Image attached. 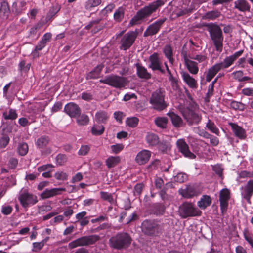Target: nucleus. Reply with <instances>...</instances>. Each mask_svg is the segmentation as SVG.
Instances as JSON below:
<instances>
[{
    "label": "nucleus",
    "instance_id": "obj_38",
    "mask_svg": "<svg viewBox=\"0 0 253 253\" xmlns=\"http://www.w3.org/2000/svg\"><path fill=\"white\" fill-rule=\"evenodd\" d=\"M3 116L4 118L6 120H15L18 117L16 110L13 109H9L8 110L5 111L3 113Z\"/></svg>",
    "mask_w": 253,
    "mask_h": 253
},
{
    "label": "nucleus",
    "instance_id": "obj_3",
    "mask_svg": "<svg viewBox=\"0 0 253 253\" xmlns=\"http://www.w3.org/2000/svg\"><path fill=\"white\" fill-rule=\"evenodd\" d=\"M207 27L216 50L221 52L222 51L224 39L221 28L214 23H210L207 25Z\"/></svg>",
    "mask_w": 253,
    "mask_h": 253
},
{
    "label": "nucleus",
    "instance_id": "obj_32",
    "mask_svg": "<svg viewBox=\"0 0 253 253\" xmlns=\"http://www.w3.org/2000/svg\"><path fill=\"white\" fill-rule=\"evenodd\" d=\"M109 118L108 113L104 111L97 112L95 115V120L99 123H105Z\"/></svg>",
    "mask_w": 253,
    "mask_h": 253
},
{
    "label": "nucleus",
    "instance_id": "obj_39",
    "mask_svg": "<svg viewBox=\"0 0 253 253\" xmlns=\"http://www.w3.org/2000/svg\"><path fill=\"white\" fill-rule=\"evenodd\" d=\"M53 168L54 166L53 165L47 164L39 167L38 168V170L40 173L42 172V174H49L53 172Z\"/></svg>",
    "mask_w": 253,
    "mask_h": 253
},
{
    "label": "nucleus",
    "instance_id": "obj_28",
    "mask_svg": "<svg viewBox=\"0 0 253 253\" xmlns=\"http://www.w3.org/2000/svg\"><path fill=\"white\" fill-rule=\"evenodd\" d=\"M179 194L186 198H190L196 195L195 188L192 186H187L184 189L179 190Z\"/></svg>",
    "mask_w": 253,
    "mask_h": 253
},
{
    "label": "nucleus",
    "instance_id": "obj_49",
    "mask_svg": "<svg viewBox=\"0 0 253 253\" xmlns=\"http://www.w3.org/2000/svg\"><path fill=\"white\" fill-rule=\"evenodd\" d=\"M100 196L103 200L107 201L111 204H113L114 202L112 195L108 192L101 191L100 192Z\"/></svg>",
    "mask_w": 253,
    "mask_h": 253
},
{
    "label": "nucleus",
    "instance_id": "obj_61",
    "mask_svg": "<svg viewBox=\"0 0 253 253\" xmlns=\"http://www.w3.org/2000/svg\"><path fill=\"white\" fill-rule=\"evenodd\" d=\"M243 75V72L241 70L236 71L232 73L233 79L239 82H241Z\"/></svg>",
    "mask_w": 253,
    "mask_h": 253
},
{
    "label": "nucleus",
    "instance_id": "obj_63",
    "mask_svg": "<svg viewBox=\"0 0 253 253\" xmlns=\"http://www.w3.org/2000/svg\"><path fill=\"white\" fill-rule=\"evenodd\" d=\"M60 8L57 6H53L49 10V11L47 15V18H50L53 16H54L59 11Z\"/></svg>",
    "mask_w": 253,
    "mask_h": 253
},
{
    "label": "nucleus",
    "instance_id": "obj_53",
    "mask_svg": "<svg viewBox=\"0 0 253 253\" xmlns=\"http://www.w3.org/2000/svg\"><path fill=\"white\" fill-rule=\"evenodd\" d=\"M46 243V241L42 240L40 242H34L33 243V249L32 251L34 252H38L41 250L44 246V244Z\"/></svg>",
    "mask_w": 253,
    "mask_h": 253
},
{
    "label": "nucleus",
    "instance_id": "obj_22",
    "mask_svg": "<svg viewBox=\"0 0 253 253\" xmlns=\"http://www.w3.org/2000/svg\"><path fill=\"white\" fill-rule=\"evenodd\" d=\"M180 73L183 81L190 88H197V82L194 78L185 71H182Z\"/></svg>",
    "mask_w": 253,
    "mask_h": 253
},
{
    "label": "nucleus",
    "instance_id": "obj_20",
    "mask_svg": "<svg viewBox=\"0 0 253 253\" xmlns=\"http://www.w3.org/2000/svg\"><path fill=\"white\" fill-rule=\"evenodd\" d=\"M65 188H54L50 189H46L41 193L40 197L42 199L50 198L60 194L61 192L65 191Z\"/></svg>",
    "mask_w": 253,
    "mask_h": 253
},
{
    "label": "nucleus",
    "instance_id": "obj_41",
    "mask_svg": "<svg viewBox=\"0 0 253 253\" xmlns=\"http://www.w3.org/2000/svg\"><path fill=\"white\" fill-rule=\"evenodd\" d=\"M220 12L218 10H212L207 12L204 17L206 19L213 20L220 16Z\"/></svg>",
    "mask_w": 253,
    "mask_h": 253
},
{
    "label": "nucleus",
    "instance_id": "obj_19",
    "mask_svg": "<svg viewBox=\"0 0 253 253\" xmlns=\"http://www.w3.org/2000/svg\"><path fill=\"white\" fill-rule=\"evenodd\" d=\"M64 111L70 117L73 118L77 117L81 113V110L79 106L73 102L67 104L65 106Z\"/></svg>",
    "mask_w": 253,
    "mask_h": 253
},
{
    "label": "nucleus",
    "instance_id": "obj_33",
    "mask_svg": "<svg viewBox=\"0 0 253 253\" xmlns=\"http://www.w3.org/2000/svg\"><path fill=\"white\" fill-rule=\"evenodd\" d=\"M163 52L169 62L173 64L174 59L172 57L173 51L171 47L169 45H166L163 49Z\"/></svg>",
    "mask_w": 253,
    "mask_h": 253
},
{
    "label": "nucleus",
    "instance_id": "obj_54",
    "mask_svg": "<svg viewBox=\"0 0 253 253\" xmlns=\"http://www.w3.org/2000/svg\"><path fill=\"white\" fill-rule=\"evenodd\" d=\"M10 141L9 137L7 135H4L0 139V148H5L8 144Z\"/></svg>",
    "mask_w": 253,
    "mask_h": 253
},
{
    "label": "nucleus",
    "instance_id": "obj_62",
    "mask_svg": "<svg viewBox=\"0 0 253 253\" xmlns=\"http://www.w3.org/2000/svg\"><path fill=\"white\" fill-rule=\"evenodd\" d=\"M13 210V208L11 206H3L1 209V212L5 215H8L11 214Z\"/></svg>",
    "mask_w": 253,
    "mask_h": 253
},
{
    "label": "nucleus",
    "instance_id": "obj_6",
    "mask_svg": "<svg viewBox=\"0 0 253 253\" xmlns=\"http://www.w3.org/2000/svg\"><path fill=\"white\" fill-rule=\"evenodd\" d=\"M180 111L187 124L190 125L198 124L201 120L195 107L193 106L181 107Z\"/></svg>",
    "mask_w": 253,
    "mask_h": 253
},
{
    "label": "nucleus",
    "instance_id": "obj_52",
    "mask_svg": "<svg viewBox=\"0 0 253 253\" xmlns=\"http://www.w3.org/2000/svg\"><path fill=\"white\" fill-rule=\"evenodd\" d=\"M244 237L245 240L253 248V235L245 230L244 231Z\"/></svg>",
    "mask_w": 253,
    "mask_h": 253
},
{
    "label": "nucleus",
    "instance_id": "obj_24",
    "mask_svg": "<svg viewBox=\"0 0 253 253\" xmlns=\"http://www.w3.org/2000/svg\"><path fill=\"white\" fill-rule=\"evenodd\" d=\"M167 115L171 119L173 125L176 127H182L184 124L180 116L173 112H168Z\"/></svg>",
    "mask_w": 253,
    "mask_h": 253
},
{
    "label": "nucleus",
    "instance_id": "obj_15",
    "mask_svg": "<svg viewBox=\"0 0 253 253\" xmlns=\"http://www.w3.org/2000/svg\"><path fill=\"white\" fill-rule=\"evenodd\" d=\"M243 53V50L236 52L233 55L226 57L222 62L217 64L220 67L221 69L227 68L230 67Z\"/></svg>",
    "mask_w": 253,
    "mask_h": 253
},
{
    "label": "nucleus",
    "instance_id": "obj_48",
    "mask_svg": "<svg viewBox=\"0 0 253 253\" xmlns=\"http://www.w3.org/2000/svg\"><path fill=\"white\" fill-rule=\"evenodd\" d=\"M156 125L161 128H165L167 124V119L165 117H158L155 121Z\"/></svg>",
    "mask_w": 253,
    "mask_h": 253
},
{
    "label": "nucleus",
    "instance_id": "obj_16",
    "mask_svg": "<svg viewBox=\"0 0 253 253\" xmlns=\"http://www.w3.org/2000/svg\"><path fill=\"white\" fill-rule=\"evenodd\" d=\"M176 145L179 151H180L185 157L190 159H194L196 157V156L189 151V147L184 140L182 139H178L177 141Z\"/></svg>",
    "mask_w": 253,
    "mask_h": 253
},
{
    "label": "nucleus",
    "instance_id": "obj_50",
    "mask_svg": "<svg viewBox=\"0 0 253 253\" xmlns=\"http://www.w3.org/2000/svg\"><path fill=\"white\" fill-rule=\"evenodd\" d=\"M101 2V0H88L85 4V8L87 9H90L93 7L97 6Z\"/></svg>",
    "mask_w": 253,
    "mask_h": 253
},
{
    "label": "nucleus",
    "instance_id": "obj_47",
    "mask_svg": "<svg viewBox=\"0 0 253 253\" xmlns=\"http://www.w3.org/2000/svg\"><path fill=\"white\" fill-rule=\"evenodd\" d=\"M139 122V119L135 117L127 118L126 119V125L130 127H136Z\"/></svg>",
    "mask_w": 253,
    "mask_h": 253
},
{
    "label": "nucleus",
    "instance_id": "obj_43",
    "mask_svg": "<svg viewBox=\"0 0 253 253\" xmlns=\"http://www.w3.org/2000/svg\"><path fill=\"white\" fill-rule=\"evenodd\" d=\"M206 127L211 132L217 135H219L220 131L218 128L217 127L215 124L211 122L210 120H209L208 122L206 124Z\"/></svg>",
    "mask_w": 253,
    "mask_h": 253
},
{
    "label": "nucleus",
    "instance_id": "obj_23",
    "mask_svg": "<svg viewBox=\"0 0 253 253\" xmlns=\"http://www.w3.org/2000/svg\"><path fill=\"white\" fill-rule=\"evenodd\" d=\"M234 8L241 12L249 11L250 5L246 0H237L234 2Z\"/></svg>",
    "mask_w": 253,
    "mask_h": 253
},
{
    "label": "nucleus",
    "instance_id": "obj_10",
    "mask_svg": "<svg viewBox=\"0 0 253 253\" xmlns=\"http://www.w3.org/2000/svg\"><path fill=\"white\" fill-rule=\"evenodd\" d=\"M18 200L22 206L26 208L36 204L38 202L37 196L29 193L27 190H22L18 196Z\"/></svg>",
    "mask_w": 253,
    "mask_h": 253
},
{
    "label": "nucleus",
    "instance_id": "obj_44",
    "mask_svg": "<svg viewBox=\"0 0 253 253\" xmlns=\"http://www.w3.org/2000/svg\"><path fill=\"white\" fill-rule=\"evenodd\" d=\"M89 121V117L85 114H82L79 116L77 119V123L79 125H86L88 124Z\"/></svg>",
    "mask_w": 253,
    "mask_h": 253
},
{
    "label": "nucleus",
    "instance_id": "obj_56",
    "mask_svg": "<svg viewBox=\"0 0 253 253\" xmlns=\"http://www.w3.org/2000/svg\"><path fill=\"white\" fill-rule=\"evenodd\" d=\"M212 169L216 174H222L224 168L221 164H217L214 165H212Z\"/></svg>",
    "mask_w": 253,
    "mask_h": 253
},
{
    "label": "nucleus",
    "instance_id": "obj_57",
    "mask_svg": "<svg viewBox=\"0 0 253 253\" xmlns=\"http://www.w3.org/2000/svg\"><path fill=\"white\" fill-rule=\"evenodd\" d=\"M90 149V148L88 145H82L78 151V154L81 156H85L87 154Z\"/></svg>",
    "mask_w": 253,
    "mask_h": 253
},
{
    "label": "nucleus",
    "instance_id": "obj_12",
    "mask_svg": "<svg viewBox=\"0 0 253 253\" xmlns=\"http://www.w3.org/2000/svg\"><path fill=\"white\" fill-rule=\"evenodd\" d=\"M137 32L136 31H131L126 33L121 41V48L126 50L130 48L137 38Z\"/></svg>",
    "mask_w": 253,
    "mask_h": 253
},
{
    "label": "nucleus",
    "instance_id": "obj_55",
    "mask_svg": "<svg viewBox=\"0 0 253 253\" xmlns=\"http://www.w3.org/2000/svg\"><path fill=\"white\" fill-rule=\"evenodd\" d=\"M1 11L4 14L9 12V7L8 3L6 1L3 0L0 3V12Z\"/></svg>",
    "mask_w": 253,
    "mask_h": 253
},
{
    "label": "nucleus",
    "instance_id": "obj_40",
    "mask_svg": "<svg viewBox=\"0 0 253 253\" xmlns=\"http://www.w3.org/2000/svg\"><path fill=\"white\" fill-rule=\"evenodd\" d=\"M167 189L164 187L159 192V196L165 204L170 202L171 200V196L167 193Z\"/></svg>",
    "mask_w": 253,
    "mask_h": 253
},
{
    "label": "nucleus",
    "instance_id": "obj_25",
    "mask_svg": "<svg viewBox=\"0 0 253 253\" xmlns=\"http://www.w3.org/2000/svg\"><path fill=\"white\" fill-rule=\"evenodd\" d=\"M26 4L27 3L23 0H21L18 3H13L12 6L13 12L17 15L21 14L26 9Z\"/></svg>",
    "mask_w": 253,
    "mask_h": 253
},
{
    "label": "nucleus",
    "instance_id": "obj_14",
    "mask_svg": "<svg viewBox=\"0 0 253 253\" xmlns=\"http://www.w3.org/2000/svg\"><path fill=\"white\" fill-rule=\"evenodd\" d=\"M182 57L184 60V65L188 71L193 75H196L199 72L198 63L190 59L187 57L186 53H182Z\"/></svg>",
    "mask_w": 253,
    "mask_h": 253
},
{
    "label": "nucleus",
    "instance_id": "obj_34",
    "mask_svg": "<svg viewBox=\"0 0 253 253\" xmlns=\"http://www.w3.org/2000/svg\"><path fill=\"white\" fill-rule=\"evenodd\" d=\"M146 141L149 145L155 146L159 142L158 136L154 133H148L146 137Z\"/></svg>",
    "mask_w": 253,
    "mask_h": 253
},
{
    "label": "nucleus",
    "instance_id": "obj_1",
    "mask_svg": "<svg viewBox=\"0 0 253 253\" xmlns=\"http://www.w3.org/2000/svg\"><path fill=\"white\" fill-rule=\"evenodd\" d=\"M163 0H157L140 9L131 19L129 24L131 26L137 25L143 19L149 17L157 9L164 4Z\"/></svg>",
    "mask_w": 253,
    "mask_h": 253
},
{
    "label": "nucleus",
    "instance_id": "obj_37",
    "mask_svg": "<svg viewBox=\"0 0 253 253\" xmlns=\"http://www.w3.org/2000/svg\"><path fill=\"white\" fill-rule=\"evenodd\" d=\"M120 162L119 156H110L106 160V164L108 168L114 167Z\"/></svg>",
    "mask_w": 253,
    "mask_h": 253
},
{
    "label": "nucleus",
    "instance_id": "obj_13",
    "mask_svg": "<svg viewBox=\"0 0 253 253\" xmlns=\"http://www.w3.org/2000/svg\"><path fill=\"white\" fill-rule=\"evenodd\" d=\"M166 20V18L160 19L150 25L144 32V36L148 37L157 33Z\"/></svg>",
    "mask_w": 253,
    "mask_h": 253
},
{
    "label": "nucleus",
    "instance_id": "obj_5",
    "mask_svg": "<svg viewBox=\"0 0 253 253\" xmlns=\"http://www.w3.org/2000/svg\"><path fill=\"white\" fill-rule=\"evenodd\" d=\"M178 212L180 216L183 219L200 216L201 213V211L193 203L188 202H185L179 206Z\"/></svg>",
    "mask_w": 253,
    "mask_h": 253
},
{
    "label": "nucleus",
    "instance_id": "obj_29",
    "mask_svg": "<svg viewBox=\"0 0 253 253\" xmlns=\"http://www.w3.org/2000/svg\"><path fill=\"white\" fill-rule=\"evenodd\" d=\"M137 74L140 78L149 79L151 78V74L147 72V69L139 64H136Z\"/></svg>",
    "mask_w": 253,
    "mask_h": 253
},
{
    "label": "nucleus",
    "instance_id": "obj_17",
    "mask_svg": "<svg viewBox=\"0 0 253 253\" xmlns=\"http://www.w3.org/2000/svg\"><path fill=\"white\" fill-rule=\"evenodd\" d=\"M151 156V151L144 149L138 152L136 156L135 161L139 165H144L149 161Z\"/></svg>",
    "mask_w": 253,
    "mask_h": 253
},
{
    "label": "nucleus",
    "instance_id": "obj_31",
    "mask_svg": "<svg viewBox=\"0 0 253 253\" xmlns=\"http://www.w3.org/2000/svg\"><path fill=\"white\" fill-rule=\"evenodd\" d=\"M165 206L163 204L156 203L152 206V211L154 214L157 215H163L165 211Z\"/></svg>",
    "mask_w": 253,
    "mask_h": 253
},
{
    "label": "nucleus",
    "instance_id": "obj_35",
    "mask_svg": "<svg viewBox=\"0 0 253 253\" xmlns=\"http://www.w3.org/2000/svg\"><path fill=\"white\" fill-rule=\"evenodd\" d=\"M49 142V137L46 136H42L39 138L36 143L38 148H43L45 147Z\"/></svg>",
    "mask_w": 253,
    "mask_h": 253
},
{
    "label": "nucleus",
    "instance_id": "obj_11",
    "mask_svg": "<svg viewBox=\"0 0 253 253\" xmlns=\"http://www.w3.org/2000/svg\"><path fill=\"white\" fill-rule=\"evenodd\" d=\"M219 202L221 212L225 214L227 211L228 201L230 198V192L227 188L222 189L219 192Z\"/></svg>",
    "mask_w": 253,
    "mask_h": 253
},
{
    "label": "nucleus",
    "instance_id": "obj_30",
    "mask_svg": "<svg viewBox=\"0 0 253 253\" xmlns=\"http://www.w3.org/2000/svg\"><path fill=\"white\" fill-rule=\"evenodd\" d=\"M230 125L236 136L241 139L246 137L245 131L241 127L234 123H230Z\"/></svg>",
    "mask_w": 253,
    "mask_h": 253
},
{
    "label": "nucleus",
    "instance_id": "obj_59",
    "mask_svg": "<svg viewBox=\"0 0 253 253\" xmlns=\"http://www.w3.org/2000/svg\"><path fill=\"white\" fill-rule=\"evenodd\" d=\"M190 58L198 61L199 63H202L207 60V56L206 55L198 54L191 57Z\"/></svg>",
    "mask_w": 253,
    "mask_h": 253
},
{
    "label": "nucleus",
    "instance_id": "obj_36",
    "mask_svg": "<svg viewBox=\"0 0 253 253\" xmlns=\"http://www.w3.org/2000/svg\"><path fill=\"white\" fill-rule=\"evenodd\" d=\"M103 67L104 66L102 64L98 65L93 71H91L87 75V78L96 79L98 78Z\"/></svg>",
    "mask_w": 253,
    "mask_h": 253
},
{
    "label": "nucleus",
    "instance_id": "obj_27",
    "mask_svg": "<svg viewBox=\"0 0 253 253\" xmlns=\"http://www.w3.org/2000/svg\"><path fill=\"white\" fill-rule=\"evenodd\" d=\"M221 69L220 67L218 65V64H215L211 67L207 72V74L206 76V81L207 82L211 81L213 78L215 76V75L217 74V73L220 71Z\"/></svg>",
    "mask_w": 253,
    "mask_h": 253
},
{
    "label": "nucleus",
    "instance_id": "obj_51",
    "mask_svg": "<svg viewBox=\"0 0 253 253\" xmlns=\"http://www.w3.org/2000/svg\"><path fill=\"white\" fill-rule=\"evenodd\" d=\"M124 10L122 7H119L114 13V18L115 20L120 21L124 17Z\"/></svg>",
    "mask_w": 253,
    "mask_h": 253
},
{
    "label": "nucleus",
    "instance_id": "obj_9",
    "mask_svg": "<svg viewBox=\"0 0 253 253\" xmlns=\"http://www.w3.org/2000/svg\"><path fill=\"white\" fill-rule=\"evenodd\" d=\"M126 81L125 78L113 74L107 76L104 79L99 80L101 83L117 88L124 87L126 84Z\"/></svg>",
    "mask_w": 253,
    "mask_h": 253
},
{
    "label": "nucleus",
    "instance_id": "obj_7",
    "mask_svg": "<svg viewBox=\"0 0 253 253\" xmlns=\"http://www.w3.org/2000/svg\"><path fill=\"white\" fill-rule=\"evenodd\" d=\"M100 239L99 236L97 235H91L80 237L68 244L70 249H73L78 247L88 246L94 244Z\"/></svg>",
    "mask_w": 253,
    "mask_h": 253
},
{
    "label": "nucleus",
    "instance_id": "obj_8",
    "mask_svg": "<svg viewBox=\"0 0 253 253\" xmlns=\"http://www.w3.org/2000/svg\"><path fill=\"white\" fill-rule=\"evenodd\" d=\"M164 96V92L160 89L156 90L152 94L149 102L154 109L161 111L167 107Z\"/></svg>",
    "mask_w": 253,
    "mask_h": 253
},
{
    "label": "nucleus",
    "instance_id": "obj_58",
    "mask_svg": "<svg viewBox=\"0 0 253 253\" xmlns=\"http://www.w3.org/2000/svg\"><path fill=\"white\" fill-rule=\"evenodd\" d=\"M56 161L57 164L63 165L66 162L67 157L65 155L59 154L56 157Z\"/></svg>",
    "mask_w": 253,
    "mask_h": 253
},
{
    "label": "nucleus",
    "instance_id": "obj_42",
    "mask_svg": "<svg viewBox=\"0 0 253 253\" xmlns=\"http://www.w3.org/2000/svg\"><path fill=\"white\" fill-rule=\"evenodd\" d=\"M104 131V127L101 125H94L91 130V133L94 135H100Z\"/></svg>",
    "mask_w": 253,
    "mask_h": 253
},
{
    "label": "nucleus",
    "instance_id": "obj_46",
    "mask_svg": "<svg viewBox=\"0 0 253 253\" xmlns=\"http://www.w3.org/2000/svg\"><path fill=\"white\" fill-rule=\"evenodd\" d=\"M230 106L233 109L240 111H243L245 109V105L244 104L234 100L231 101Z\"/></svg>",
    "mask_w": 253,
    "mask_h": 253
},
{
    "label": "nucleus",
    "instance_id": "obj_64",
    "mask_svg": "<svg viewBox=\"0 0 253 253\" xmlns=\"http://www.w3.org/2000/svg\"><path fill=\"white\" fill-rule=\"evenodd\" d=\"M241 92L245 96L253 97V88L247 87L243 88Z\"/></svg>",
    "mask_w": 253,
    "mask_h": 253
},
{
    "label": "nucleus",
    "instance_id": "obj_4",
    "mask_svg": "<svg viewBox=\"0 0 253 253\" xmlns=\"http://www.w3.org/2000/svg\"><path fill=\"white\" fill-rule=\"evenodd\" d=\"M142 232L149 236H159L163 232V227L160 222L155 219H145L141 224Z\"/></svg>",
    "mask_w": 253,
    "mask_h": 253
},
{
    "label": "nucleus",
    "instance_id": "obj_60",
    "mask_svg": "<svg viewBox=\"0 0 253 253\" xmlns=\"http://www.w3.org/2000/svg\"><path fill=\"white\" fill-rule=\"evenodd\" d=\"M124 148V145L122 144H117L111 146L112 151L116 154L119 153Z\"/></svg>",
    "mask_w": 253,
    "mask_h": 253
},
{
    "label": "nucleus",
    "instance_id": "obj_18",
    "mask_svg": "<svg viewBox=\"0 0 253 253\" xmlns=\"http://www.w3.org/2000/svg\"><path fill=\"white\" fill-rule=\"evenodd\" d=\"M150 64L149 67L153 70H158L161 73H164V70L162 68L161 62L157 53L152 54L149 57Z\"/></svg>",
    "mask_w": 253,
    "mask_h": 253
},
{
    "label": "nucleus",
    "instance_id": "obj_26",
    "mask_svg": "<svg viewBox=\"0 0 253 253\" xmlns=\"http://www.w3.org/2000/svg\"><path fill=\"white\" fill-rule=\"evenodd\" d=\"M211 202L212 200L210 196L204 195L197 202V205L200 209L204 210L211 204Z\"/></svg>",
    "mask_w": 253,
    "mask_h": 253
},
{
    "label": "nucleus",
    "instance_id": "obj_21",
    "mask_svg": "<svg viewBox=\"0 0 253 253\" xmlns=\"http://www.w3.org/2000/svg\"><path fill=\"white\" fill-rule=\"evenodd\" d=\"M253 195V178L249 180L244 188L242 195L249 203H251V198Z\"/></svg>",
    "mask_w": 253,
    "mask_h": 253
},
{
    "label": "nucleus",
    "instance_id": "obj_45",
    "mask_svg": "<svg viewBox=\"0 0 253 253\" xmlns=\"http://www.w3.org/2000/svg\"><path fill=\"white\" fill-rule=\"evenodd\" d=\"M28 151V146L25 142L20 143L18 146V152L21 156L25 155Z\"/></svg>",
    "mask_w": 253,
    "mask_h": 253
},
{
    "label": "nucleus",
    "instance_id": "obj_2",
    "mask_svg": "<svg viewBox=\"0 0 253 253\" xmlns=\"http://www.w3.org/2000/svg\"><path fill=\"white\" fill-rule=\"evenodd\" d=\"M132 242L130 235L126 232H120L111 237L109 244L111 248L122 250L128 248Z\"/></svg>",
    "mask_w": 253,
    "mask_h": 253
}]
</instances>
